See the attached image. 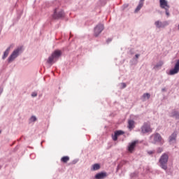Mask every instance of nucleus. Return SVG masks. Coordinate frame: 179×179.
Listing matches in <instances>:
<instances>
[{
	"mask_svg": "<svg viewBox=\"0 0 179 179\" xmlns=\"http://www.w3.org/2000/svg\"><path fill=\"white\" fill-rule=\"evenodd\" d=\"M166 10V16H170V13H169V10Z\"/></svg>",
	"mask_w": 179,
	"mask_h": 179,
	"instance_id": "26",
	"label": "nucleus"
},
{
	"mask_svg": "<svg viewBox=\"0 0 179 179\" xmlns=\"http://www.w3.org/2000/svg\"><path fill=\"white\" fill-rule=\"evenodd\" d=\"M62 52L61 50H56L55 51L50 57H49L48 59V64H52L54 61H57L59 57H61Z\"/></svg>",
	"mask_w": 179,
	"mask_h": 179,
	"instance_id": "1",
	"label": "nucleus"
},
{
	"mask_svg": "<svg viewBox=\"0 0 179 179\" xmlns=\"http://www.w3.org/2000/svg\"><path fill=\"white\" fill-rule=\"evenodd\" d=\"M149 99H150V94H149V93H145L142 96V100L143 101H145V100H149Z\"/></svg>",
	"mask_w": 179,
	"mask_h": 179,
	"instance_id": "15",
	"label": "nucleus"
},
{
	"mask_svg": "<svg viewBox=\"0 0 179 179\" xmlns=\"http://www.w3.org/2000/svg\"><path fill=\"white\" fill-rule=\"evenodd\" d=\"M31 96L32 97H36L37 96V92H33Z\"/></svg>",
	"mask_w": 179,
	"mask_h": 179,
	"instance_id": "25",
	"label": "nucleus"
},
{
	"mask_svg": "<svg viewBox=\"0 0 179 179\" xmlns=\"http://www.w3.org/2000/svg\"><path fill=\"white\" fill-rule=\"evenodd\" d=\"M136 143H138V141H134L129 144L128 151L129 152V153H132L134 150H135Z\"/></svg>",
	"mask_w": 179,
	"mask_h": 179,
	"instance_id": "11",
	"label": "nucleus"
},
{
	"mask_svg": "<svg viewBox=\"0 0 179 179\" xmlns=\"http://www.w3.org/2000/svg\"><path fill=\"white\" fill-rule=\"evenodd\" d=\"M171 117H176V118H179V112L177 110L172 111L171 114Z\"/></svg>",
	"mask_w": 179,
	"mask_h": 179,
	"instance_id": "19",
	"label": "nucleus"
},
{
	"mask_svg": "<svg viewBox=\"0 0 179 179\" xmlns=\"http://www.w3.org/2000/svg\"><path fill=\"white\" fill-rule=\"evenodd\" d=\"M141 132L142 134H148V132H152L150 124L145 123L141 127Z\"/></svg>",
	"mask_w": 179,
	"mask_h": 179,
	"instance_id": "6",
	"label": "nucleus"
},
{
	"mask_svg": "<svg viewBox=\"0 0 179 179\" xmlns=\"http://www.w3.org/2000/svg\"><path fill=\"white\" fill-rule=\"evenodd\" d=\"M104 30V25L99 24L94 28V36L97 37Z\"/></svg>",
	"mask_w": 179,
	"mask_h": 179,
	"instance_id": "5",
	"label": "nucleus"
},
{
	"mask_svg": "<svg viewBox=\"0 0 179 179\" xmlns=\"http://www.w3.org/2000/svg\"><path fill=\"white\" fill-rule=\"evenodd\" d=\"M135 57H136V59H138V58H139L140 55H138V54H137V55H135Z\"/></svg>",
	"mask_w": 179,
	"mask_h": 179,
	"instance_id": "29",
	"label": "nucleus"
},
{
	"mask_svg": "<svg viewBox=\"0 0 179 179\" xmlns=\"http://www.w3.org/2000/svg\"><path fill=\"white\" fill-rule=\"evenodd\" d=\"M20 52H22V47H19L17 49H15L11 55H10V57H8V62H13V61H15V59H16V58L19 57V54H20Z\"/></svg>",
	"mask_w": 179,
	"mask_h": 179,
	"instance_id": "2",
	"label": "nucleus"
},
{
	"mask_svg": "<svg viewBox=\"0 0 179 179\" xmlns=\"http://www.w3.org/2000/svg\"><path fill=\"white\" fill-rule=\"evenodd\" d=\"M142 6H143V2H140L136 10H134L135 13H138L141 9H142Z\"/></svg>",
	"mask_w": 179,
	"mask_h": 179,
	"instance_id": "16",
	"label": "nucleus"
},
{
	"mask_svg": "<svg viewBox=\"0 0 179 179\" xmlns=\"http://www.w3.org/2000/svg\"><path fill=\"white\" fill-rule=\"evenodd\" d=\"M54 19H59L64 17V11H58V9H55L53 14Z\"/></svg>",
	"mask_w": 179,
	"mask_h": 179,
	"instance_id": "8",
	"label": "nucleus"
},
{
	"mask_svg": "<svg viewBox=\"0 0 179 179\" xmlns=\"http://www.w3.org/2000/svg\"><path fill=\"white\" fill-rule=\"evenodd\" d=\"M122 85L123 86V87H127V84L125 83H122Z\"/></svg>",
	"mask_w": 179,
	"mask_h": 179,
	"instance_id": "28",
	"label": "nucleus"
},
{
	"mask_svg": "<svg viewBox=\"0 0 179 179\" xmlns=\"http://www.w3.org/2000/svg\"><path fill=\"white\" fill-rule=\"evenodd\" d=\"M100 169V164H95L93 165L92 170L96 171Z\"/></svg>",
	"mask_w": 179,
	"mask_h": 179,
	"instance_id": "21",
	"label": "nucleus"
},
{
	"mask_svg": "<svg viewBox=\"0 0 179 179\" xmlns=\"http://www.w3.org/2000/svg\"><path fill=\"white\" fill-rule=\"evenodd\" d=\"M68 160H69V157H64L62 158V162H63L64 163H66Z\"/></svg>",
	"mask_w": 179,
	"mask_h": 179,
	"instance_id": "22",
	"label": "nucleus"
},
{
	"mask_svg": "<svg viewBox=\"0 0 179 179\" xmlns=\"http://www.w3.org/2000/svg\"><path fill=\"white\" fill-rule=\"evenodd\" d=\"M176 139H177V132H173L169 137V143H176Z\"/></svg>",
	"mask_w": 179,
	"mask_h": 179,
	"instance_id": "12",
	"label": "nucleus"
},
{
	"mask_svg": "<svg viewBox=\"0 0 179 179\" xmlns=\"http://www.w3.org/2000/svg\"><path fill=\"white\" fill-rule=\"evenodd\" d=\"M178 71H179V59L177 61L176 64H175L173 69L169 71V74L176 75V73H178Z\"/></svg>",
	"mask_w": 179,
	"mask_h": 179,
	"instance_id": "9",
	"label": "nucleus"
},
{
	"mask_svg": "<svg viewBox=\"0 0 179 179\" xmlns=\"http://www.w3.org/2000/svg\"><path fill=\"white\" fill-rule=\"evenodd\" d=\"M162 90V92H166V88H164Z\"/></svg>",
	"mask_w": 179,
	"mask_h": 179,
	"instance_id": "30",
	"label": "nucleus"
},
{
	"mask_svg": "<svg viewBox=\"0 0 179 179\" xmlns=\"http://www.w3.org/2000/svg\"><path fill=\"white\" fill-rule=\"evenodd\" d=\"M150 139L152 143H159V142H162V136L159 133H156L150 136Z\"/></svg>",
	"mask_w": 179,
	"mask_h": 179,
	"instance_id": "4",
	"label": "nucleus"
},
{
	"mask_svg": "<svg viewBox=\"0 0 179 179\" xmlns=\"http://www.w3.org/2000/svg\"><path fill=\"white\" fill-rule=\"evenodd\" d=\"M156 27L158 29L166 27V26H169V22L167 21H164V22H162L160 21H157L155 23Z\"/></svg>",
	"mask_w": 179,
	"mask_h": 179,
	"instance_id": "10",
	"label": "nucleus"
},
{
	"mask_svg": "<svg viewBox=\"0 0 179 179\" xmlns=\"http://www.w3.org/2000/svg\"><path fill=\"white\" fill-rule=\"evenodd\" d=\"M169 162V155L164 154L159 159V163L162 169L167 170V162Z\"/></svg>",
	"mask_w": 179,
	"mask_h": 179,
	"instance_id": "3",
	"label": "nucleus"
},
{
	"mask_svg": "<svg viewBox=\"0 0 179 179\" xmlns=\"http://www.w3.org/2000/svg\"><path fill=\"white\" fill-rule=\"evenodd\" d=\"M163 66V62H159L158 64H157L155 66H154V69H157V68H161V66Z\"/></svg>",
	"mask_w": 179,
	"mask_h": 179,
	"instance_id": "20",
	"label": "nucleus"
},
{
	"mask_svg": "<svg viewBox=\"0 0 179 179\" xmlns=\"http://www.w3.org/2000/svg\"><path fill=\"white\" fill-rule=\"evenodd\" d=\"M163 152V148H158L157 152L158 153H162Z\"/></svg>",
	"mask_w": 179,
	"mask_h": 179,
	"instance_id": "24",
	"label": "nucleus"
},
{
	"mask_svg": "<svg viewBox=\"0 0 179 179\" xmlns=\"http://www.w3.org/2000/svg\"><path fill=\"white\" fill-rule=\"evenodd\" d=\"M105 177H107V173H99L95 176L96 179H102L105 178Z\"/></svg>",
	"mask_w": 179,
	"mask_h": 179,
	"instance_id": "14",
	"label": "nucleus"
},
{
	"mask_svg": "<svg viewBox=\"0 0 179 179\" xmlns=\"http://www.w3.org/2000/svg\"><path fill=\"white\" fill-rule=\"evenodd\" d=\"M124 131L119 130V131H116L115 132V135L113 136V141H117V139H118V136H120V135H123Z\"/></svg>",
	"mask_w": 179,
	"mask_h": 179,
	"instance_id": "13",
	"label": "nucleus"
},
{
	"mask_svg": "<svg viewBox=\"0 0 179 179\" xmlns=\"http://www.w3.org/2000/svg\"><path fill=\"white\" fill-rule=\"evenodd\" d=\"M30 122H34L35 121H37V117H36V116H32L30 120H29Z\"/></svg>",
	"mask_w": 179,
	"mask_h": 179,
	"instance_id": "23",
	"label": "nucleus"
},
{
	"mask_svg": "<svg viewBox=\"0 0 179 179\" xmlns=\"http://www.w3.org/2000/svg\"><path fill=\"white\" fill-rule=\"evenodd\" d=\"M125 8H128V4L124 5Z\"/></svg>",
	"mask_w": 179,
	"mask_h": 179,
	"instance_id": "31",
	"label": "nucleus"
},
{
	"mask_svg": "<svg viewBox=\"0 0 179 179\" xmlns=\"http://www.w3.org/2000/svg\"><path fill=\"white\" fill-rule=\"evenodd\" d=\"M143 1H145V0H141L140 2H143Z\"/></svg>",
	"mask_w": 179,
	"mask_h": 179,
	"instance_id": "32",
	"label": "nucleus"
},
{
	"mask_svg": "<svg viewBox=\"0 0 179 179\" xmlns=\"http://www.w3.org/2000/svg\"><path fill=\"white\" fill-rule=\"evenodd\" d=\"M155 152L153 151H148V155H153Z\"/></svg>",
	"mask_w": 179,
	"mask_h": 179,
	"instance_id": "27",
	"label": "nucleus"
},
{
	"mask_svg": "<svg viewBox=\"0 0 179 179\" xmlns=\"http://www.w3.org/2000/svg\"><path fill=\"white\" fill-rule=\"evenodd\" d=\"M134 124H135V122H134V120H129L128 121V128H129V129H132L134 128Z\"/></svg>",
	"mask_w": 179,
	"mask_h": 179,
	"instance_id": "17",
	"label": "nucleus"
},
{
	"mask_svg": "<svg viewBox=\"0 0 179 179\" xmlns=\"http://www.w3.org/2000/svg\"><path fill=\"white\" fill-rule=\"evenodd\" d=\"M9 51H10V47H8L7 50L4 52L3 59H5L8 55H9Z\"/></svg>",
	"mask_w": 179,
	"mask_h": 179,
	"instance_id": "18",
	"label": "nucleus"
},
{
	"mask_svg": "<svg viewBox=\"0 0 179 179\" xmlns=\"http://www.w3.org/2000/svg\"><path fill=\"white\" fill-rule=\"evenodd\" d=\"M160 8L165 9V10H169L170 9V6L167 3L166 0H159Z\"/></svg>",
	"mask_w": 179,
	"mask_h": 179,
	"instance_id": "7",
	"label": "nucleus"
}]
</instances>
